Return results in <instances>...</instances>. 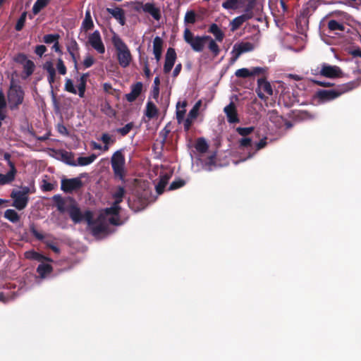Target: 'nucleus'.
I'll use <instances>...</instances> for the list:
<instances>
[{
    "label": "nucleus",
    "mask_w": 361,
    "mask_h": 361,
    "mask_svg": "<svg viewBox=\"0 0 361 361\" xmlns=\"http://www.w3.org/2000/svg\"><path fill=\"white\" fill-rule=\"evenodd\" d=\"M59 39L58 34H48L44 36L43 40L46 44H51L56 42Z\"/></svg>",
    "instance_id": "obj_52"
},
{
    "label": "nucleus",
    "mask_w": 361,
    "mask_h": 361,
    "mask_svg": "<svg viewBox=\"0 0 361 361\" xmlns=\"http://www.w3.org/2000/svg\"><path fill=\"white\" fill-rule=\"evenodd\" d=\"M99 140L104 145L103 147L104 151H108L109 146L114 145L116 141L115 136L111 135L107 133H102Z\"/></svg>",
    "instance_id": "obj_23"
},
{
    "label": "nucleus",
    "mask_w": 361,
    "mask_h": 361,
    "mask_svg": "<svg viewBox=\"0 0 361 361\" xmlns=\"http://www.w3.org/2000/svg\"><path fill=\"white\" fill-rule=\"evenodd\" d=\"M235 75L238 78H247L252 76V73L249 69L243 68L238 69L235 73Z\"/></svg>",
    "instance_id": "obj_48"
},
{
    "label": "nucleus",
    "mask_w": 361,
    "mask_h": 361,
    "mask_svg": "<svg viewBox=\"0 0 361 361\" xmlns=\"http://www.w3.org/2000/svg\"><path fill=\"white\" fill-rule=\"evenodd\" d=\"M185 184V180H183L182 179H177L176 180H173L171 183L169 190H173L180 188L183 187Z\"/></svg>",
    "instance_id": "obj_56"
},
{
    "label": "nucleus",
    "mask_w": 361,
    "mask_h": 361,
    "mask_svg": "<svg viewBox=\"0 0 361 361\" xmlns=\"http://www.w3.org/2000/svg\"><path fill=\"white\" fill-rule=\"evenodd\" d=\"M97 158L94 154H92L88 157H79L77 159V165L87 166L92 164Z\"/></svg>",
    "instance_id": "obj_36"
},
{
    "label": "nucleus",
    "mask_w": 361,
    "mask_h": 361,
    "mask_svg": "<svg viewBox=\"0 0 361 361\" xmlns=\"http://www.w3.org/2000/svg\"><path fill=\"white\" fill-rule=\"evenodd\" d=\"M269 120L272 123L276 128H281L283 126L284 118L280 116L278 111L275 109L269 111L268 112Z\"/></svg>",
    "instance_id": "obj_21"
},
{
    "label": "nucleus",
    "mask_w": 361,
    "mask_h": 361,
    "mask_svg": "<svg viewBox=\"0 0 361 361\" xmlns=\"http://www.w3.org/2000/svg\"><path fill=\"white\" fill-rule=\"evenodd\" d=\"M29 59L23 53H19L14 57V61L20 64L24 65Z\"/></svg>",
    "instance_id": "obj_58"
},
{
    "label": "nucleus",
    "mask_w": 361,
    "mask_h": 361,
    "mask_svg": "<svg viewBox=\"0 0 361 361\" xmlns=\"http://www.w3.org/2000/svg\"><path fill=\"white\" fill-rule=\"evenodd\" d=\"M137 4L140 6V8L136 7L135 9L139 11L140 8L143 12L149 14L154 20H159L161 18V10L159 7H157L154 3H145L138 2Z\"/></svg>",
    "instance_id": "obj_12"
},
{
    "label": "nucleus",
    "mask_w": 361,
    "mask_h": 361,
    "mask_svg": "<svg viewBox=\"0 0 361 361\" xmlns=\"http://www.w3.org/2000/svg\"><path fill=\"white\" fill-rule=\"evenodd\" d=\"M128 207L134 212H139L145 209L148 204V198L145 194L137 195L133 200L128 198Z\"/></svg>",
    "instance_id": "obj_11"
},
{
    "label": "nucleus",
    "mask_w": 361,
    "mask_h": 361,
    "mask_svg": "<svg viewBox=\"0 0 361 361\" xmlns=\"http://www.w3.org/2000/svg\"><path fill=\"white\" fill-rule=\"evenodd\" d=\"M196 20V15L193 11H187L185 16V22L186 23L193 24Z\"/></svg>",
    "instance_id": "obj_54"
},
{
    "label": "nucleus",
    "mask_w": 361,
    "mask_h": 361,
    "mask_svg": "<svg viewBox=\"0 0 361 361\" xmlns=\"http://www.w3.org/2000/svg\"><path fill=\"white\" fill-rule=\"evenodd\" d=\"M195 147L198 152L205 153L209 149V145L204 138L200 137L197 140Z\"/></svg>",
    "instance_id": "obj_35"
},
{
    "label": "nucleus",
    "mask_w": 361,
    "mask_h": 361,
    "mask_svg": "<svg viewBox=\"0 0 361 361\" xmlns=\"http://www.w3.org/2000/svg\"><path fill=\"white\" fill-rule=\"evenodd\" d=\"M89 77V73H83L79 78L78 82L79 84L78 85V95L80 97L82 98L85 96V92L86 90V84L87 80Z\"/></svg>",
    "instance_id": "obj_28"
},
{
    "label": "nucleus",
    "mask_w": 361,
    "mask_h": 361,
    "mask_svg": "<svg viewBox=\"0 0 361 361\" xmlns=\"http://www.w3.org/2000/svg\"><path fill=\"white\" fill-rule=\"evenodd\" d=\"M88 43L98 54H103L105 53V46L98 30L94 31L89 35Z\"/></svg>",
    "instance_id": "obj_9"
},
{
    "label": "nucleus",
    "mask_w": 361,
    "mask_h": 361,
    "mask_svg": "<svg viewBox=\"0 0 361 361\" xmlns=\"http://www.w3.org/2000/svg\"><path fill=\"white\" fill-rule=\"evenodd\" d=\"M4 159L7 161L9 171L6 173H0V185H5L11 183L16 178L18 173L16 164L11 160V155L8 152L4 154Z\"/></svg>",
    "instance_id": "obj_6"
},
{
    "label": "nucleus",
    "mask_w": 361,
    "mask_h": 361,
    "mask_svg": "<svg viewBox=\"0 0 361 361\" xmlns=\"http://www.w3.org/2000/svg\"><path fill=\"white\" fill-rule=\"evenodd\" d=\"M167 183L159 178L158 183L156 185V191L158 194L161 195L164 192V188Z\"/></svg>",
    "instance_id": "obj_62"
},
{
    "label": "nucleus",
    "mask_w": 361,
    "mask_h": 361,
    "mask_svg": "<svg viewBox=\"0 0 361 361\" xmlns=\"http://www.w3.org/2000/svg\"><path fill=\"white\" fill-rule=\"evenodd\" d=\"M111 42L116 50L118 64L122 68L129 66L133 61V56L128 45L121 37L116 34L112 36Z\"/></svg>",
    "instance_id": "obj_2"
},
{
    "label": "nucleus",
    "mask_w": 361,
    "mask_h": 361,
    "mask_svg": "<svg viewBox=\"0 0 361 361\" xmlns=\"http://www.w3.org/2000/svg\"><path fill=\"white\" fill-rule=\"evenodd\" d=\"M83 215V220H85L89 226L94 224L97 221H99V219H102V216H99L97 219H93V214L91 211L87 210L85 212Z\"/></svg>",
    "instance_id": "obj_42"
},
{
    "label": "nucleus",
    "mask_w": 361,
    "mask_h": 361,
    "mask_svg": "<svg viewBox=\"0 0 361 361\" xmlns=\"http://www.w3.org/2000/svg\"><path fill=\"white\" fill-rule=\"evenodd\" d=\"M67 51L69 53L75 68H78V60L80 57V47L75 39H71L66 45Z\"/></svg>",
    "instance_id": "obj_16"
},
{
    "label": "nucleus",
    "mask_w": 361,
    "mask_h": 361,
    "mask_svg": "<svg viewBox=\"0 0 361 361\" xmlns=\"http://www.w3.org/2000/svg\"><path fill=\"white\" fill-rule=\"evenodd\" d=\"M255 0H250L245 6L244 13L242 15L249 16L247 17V20L252 19L254 17L253 9L255 8Z\"/></svg>",
    "instance_id": "obj_37"
},
{
    "label": "nucleus",
    "mask_w": 361,
    "mask_h": 361,
    "mask_svg": "<svg viewBox=\"0 0 361 361\" xmlns=\"http://www.w3.org/2000/svg\"><path fill=\"white\" fill-rule=\"evenodd\" d=\"M143 89V84L141 82H137L130 87V92L125 95L128 102H135L140 96Z\"/></svg>",
    "instance_id": "obj_19"
},
{
    "label": "nucleus",
    "mask_w": 361,
    "mask_h": 361,
    "mask_svg": "<svg viewBox=\"0 0 361 361\" xmlns=\"http://www.w3.org/2000/svg\"><path fill=\"white\" fill-rule=\"evenodd\" d=\"M209 32L212 33L216 39L219 42H222L224 38V33L222 32V30L219 28V27L218 26V25H216V23H212L209 28Z\"/></svg>",
    "instance_id": "obj_29"
},
{
    "label": "nucleus",
    "mask_w": 361,
    "mask_h": 361,
    "mask_svg": "<svg viewBox=\"0 0 361 361\" xmlns=\"http://www.w3.org/2000/svg\"><path fill=\"white\" fill-rule=\"evenodd\" d=\"M106 12L111 15L116 20H117L121 25H124L126 24L125 11L121 8H107Z\"/></svg>",
    "instance_id": "obj_20"
},
{
    "label": "nucleus",
    "mask_w": 361,
    "mask_h": 361,
    "mask_svg": "<svg viewBox=\"0 0 361 361\" xmlns=\"http://www.w3.org/2000/svg\"><path fill=\"white\" fill-rule=\"evenodd\" d=\"M41 188L44 192L51 191L54 189V185L47 181L46 180H43Z\"/></svg>",
    "instance_id": "obj_60"
},
{
    "label": "nucleus",
    "mask_w": 361,
    "mask_h": 361,
    "mask_svg": "<svg viewBox=\"0 0 361 361\" xmlns=\"http://www.w3.org/2000/svg\"><path fill=\"white\" fill-rule=\"evenodd\" d=\"M56 68H57L59 73L61 75H65L66 73V71H67L66 67L64 65V63L61 58L58 59Z\"/></svg>",
    "instance_id": "obj_59"
},
{
    "label": "nucleus",
    "mask_w": 361,
    "mask_h": 361,
    "mask_svg": "<svg viewBox=\"0 0 361 361\" xmlns=\"http://www.w3.org/2000/svg\"><path fill=\"white\" fill-rule=\"evenodd\" d=\"M200 105H201V102L199 101L194 105L192 109L189 111V114L187 117L190 118L191 119H193V120L195 118H196L198 115V111H199Z\"/></svg>",
    "instance_id": "obj_50"
},
{
    "label": "nucleus",
    "mask_w": 361,
    "mask_h": 361,
    "mask_svg": "<svg viewBox=\"0 0 361 361\" xmlns=\"http://www.w3.org/2000/svg\"><path fill=\"white\" fill-rule=\"evenodd\" d=\"M206 44H208V49L212 53L214 57L217 56L219 54L220 48L215 42V40H214L211 36L209 39H206Z\"/></svg>",
    "instance_id": "obj_34"
},
{
    "label": "nucleus",
    "mask_w": 361,
    "mask_h": 361,
    "mask_svg": "<svg viewBox=\"0 0 361 361\" xmlns=\"http://www.w3.org/2000/svg\"><path fill=\"white\" fill-rule=\"evenodd\" d=\"M255 130V128L254 127H238L236 128V131L237 133L243 136V137H246L247 135H249L250 134H251Z\"/></svg>",
    "instance_id": "obj_47"
},
{
    "label": "nucleus",
    "mask_w": 361,
    "mask_h": 361,
    "mask_svg": "<svg viewBox=\"0 0 361 361\" xmlns=\"http://www.w3.org/2000/svg\"><path fill=\"white\" fill-rule=\"evenodd\" d=\"M359 85L360 82L354 80L338 85L331 90H319L316 92V97L322 102H330L355 89Z\"/></svg>",
    "instance_id": "obj_1"
},
{
    "label": "nucleus",
    "mask_w": 361,
    "mask_h": 361,
    "mask_svg": "<svg viewBox=\"0 0 361 361\" xmlns=\"http://www.w3.org/2000/svg\"><path fill=\"white\" fill-rule=\"evenodd\" d=\"M328 28L331 31L340 30L344 31L345 27L343 24L338 23L336 20H330L328 23Z\"/></svg>",
    "instance_id": "obj_44"
},
{
    "label": "nucleus",
    "mask_w": 361,
    "mask_h": 361,
    "mask_svg": "<svg viewBox=\"0 0 361 361\" xmlns=\"http://www.w3.org/2000/svg\"><path fill=\"white\" fill-rule=\"evenodd\" d=\"M47 51V47L44 45H37L35 47V52L39 56H42Z\"/></svg>",
    "instance_id": "obj_64"
},
{
    "label": "nucleus",
    "mask_w": 361,
    "mask_h": 361,
    "mask_svg": "<svg viewBox=\"0 0 361 361\" xmlns=\"http://www.w3.org/2000/svg\"><path fill=\"white\" fill-rule=\"evenodd\" d=\"M158 114V109L151 101H149L146 105L145 116L149 118H154Z\"/></svg>",
    "instance_id": "obj_30"
},
{
    "label": "nucleus",
    "mask_w": 361,
    "mask_h": 361,
    "mask_svg": "<svg viewBox=\"0 0 361 361\" xmlns=\"http://www.w3.org/2000/svg\"><path fill=\"white\" fill-rule=\"evenodd\" d=\"M111 167L116 178L121 180H125V157L121 151L118 150L114 153L111 159Z\"/></svg>",
    "instance_id": "obj_5"
},
{
    "label": "nucleus",
    "mask_w": 361,
    "mask_h": 361,
    "mask_svg": "<svg viewBox=\"0 0 361 361\" xmlns=\"http://www.w3.org/2000/svg\"><path fill=\"white\" fill-rule=\"evenodd\" d=\"M52 200L58 211L63 213L67 209L66 207V202H68L67 199L65 200L60 195H55L52 197Z\"/></svg>",
    "instance_id": "obj_27"
},
{
    "label": "nucleus",
    "mask_w": 361,
    "mask_h": 361,
    "mask_svg": "<svg viewBox=\"0 0 361 361\" xmlns=\"http://www.w3.org/2000/svg\"><path fill=\"white\" fill-rule=\"evenodd\" d=\"M240 148H247L252 146V140L250 137H244L239 140Z\"/></svg>",
    "instance_id": "obj_51"
},
{
    "label": "nucleus",
    "mask_w": 361,
    "mask_h": 361,
    "mask_svg": "<svg viewBox=\"0 0 361 361\" xmlns=\"http://www.w3.org/2000/svg\"><path fill=\"white\" fill-rule=\"evenodd\" d=\"M82 185V183L80 178H74L63 179L61 180V188L63 192L68 193L80 189Z\"/></svg>",
    "instance_id": "obj_13"
},
{
    "label": "nucleus",
    "mask_w": 361,
    "mask_h": 361,
    "mask_svg": "<svg viewBox=\"0 0 361 361\" xmlns=\"http://www.w3.org/2000/svg\"><path fill=\"white\" fill-rule=\"evenodd\" d=\"M65 90L75 94H77V90L73 85L72 80L69 78L66 80Z\"/></svg>",
    "instance_id": "obj_55"
},
{
    "label": "nucleus",
    "mask_w": 361,
    "mask_h": 361,
    "mask_svg": "<svg viewBox=\"0 0 361 361\" xmlns=\"http://www.w3.org/2000/svg\"><path fill=\"white\" fill-rule=\"evenodd\" d=\"M35 68V65L34 62L31 60H28L23 65V73L25 74L24 78H27L30 77L34 72Z\"/></svg>",
    "instance_id": "obj_39"
},
{
    "label": "nucleus",
    "mask_w": 361,
    "mask_h": 361,
    "mask_svg": "<svg viewBox=\"0 0 361 361\" xmlns=\"http://www.w3.org/2000/svg\"><path fill=\"white\" fill-rule=\"evenodd\" d=\"M341 69L338 66H332L326 63L322 64L320 75L326 78H336L341 73Z\"/></svg>",
    "instance_id": "obj_18"
},
{
    "label": "nucleus",
    "mask_w": 361,
    "mask_h": 361,
    "mask_svg": "<svg viewBox=\"0 0 361 361\" xmlns=\"http://www.w3.org/2000/svg\"><path fill=\"white\" fill-rule=\"evenodd\" d=\"M92 233L94 235H97L105 232L107 229V226L102 221V218L99 219V221L90 226Z\"/></svg>",
    "instance_id": "obj_24"
},
{
    "label": "nucleus",
    "mask_w": 361,
    "mask_h": 361,
    "mask_svg": "<svg viewBox=\"0 0 361 361\" xmlns=\"http://www.w3.org/2000/svg\"><path fill=\"white\" fill-rule=\"evenodd\" d=\"M82 26L85 31L92 30L94 27V23L90 15V11H87L85 13V19L82 21Z\"/></svg>",
    "instance_id": "obj_38"
},
{
    "label": "nucleus",
    "mask_w": 361,
    "mask_h": 361,
    "mask_svg": "<svg viewBox=\"0 0 361 361\" xmlns=\"http://www.w3.org/2000/svg\"><path fill=\"white\" fill-rule=\"evenodd\" d=\"M210 36H194L193 33L188 28L184 31V39L190 45L192 50L196 52H201L203 51L206 44V39H209Z\"/></svg>",
    "instance_id": "obj_4"
},
{
    "label": "nucleus",
    "mask_w": 361,
    "mask_h": 361,
    "mask_svg": "<svg viewBox=\"0 0 361 361\" xmlns=\"http://www.w3.org/2000/svg\"><path fill=\"white\" fill-rule=\"evenodd\" d=\"M255 92L258 97L261 99H265L267 98L265 96V94L269 96L273 94L272 87L270 82H268L264 78H261L257 80V87L256 88Z\"/></svg>",
    "instance_id": "obj_10"
},
{
    "label": "nucleus",
    "mask_w": 361,
    "mask_h": 361,
    "mask_svg": "<svg viewBox=\"0 0 361 361\" xmlns=\"http://www.w3.org/2000/svg\"><path fill=\"white\" fill-rule=\"evenodd\" d=\"M50 0H37L32 6V13L35 15L39 13L42 9L47 6Z\"/></svg>",
    "instance_id": "obj_41"
},
{
    "label": "nucleus",
    "mask_w": 361,
    "mask_h": 361,
    "mask_svg": "<svg viewBox=\"0 0 361 361\" xmlns=\"http://www.w3.org/2000/svg\"><path fill=\"white\" fill-rule=\"evenodd\" d=\"M24 94L21 86L14 84L13 81H11L8 92V100L11 110L18 109V106L23 102Z\"/></svg>",
    "instance_id": "obj_3"
},
{
    "label": "nucleus",
    "mask_w": 361,
    "mask_h": 361,
    "mask_svg": "<svg viewBox=\"0 0 361 361\" xmlns=\"http://www.w3.org/2000/svg\"><path fill=\"white\" fill-rule=\"evenodd\" d=\"M11 197L13 200L12 206L18 210L25 209L29 201V197H25L18 191H13Z\"/></svg>",
    "instance_id": "obj_14"
},
{
    "label": "nucleus",
    "mask_w": 361,
    "mask_h": 361,
    "mask_svg": "<svg viewBox=\"0 0 361 361\" xmlns=\"http://www.w3.org/2000/svg\"><path fill=\"white\" fill-rule=\"evenodd\" d=\"M254 48V44L249 42H242L240 43L235 44L231 51V54H233V56L231 59V63L235 62L243 53L252 51Z\"/></svg>",
    "instance_id": "obj_8"
},
{
    "label": "nucleus",
    "mask_w": 361,
    "mask_h": 361,
    "mask_svg": "<svg viewBox=\"0 0 361 361\" xmlns=\"http://www.w3.org/2000/svg\"><path fill=\"white\" fill-rule=\"evenodd\" d=\"M126 195V190L123 186H118L116 191L112 193V198L114 200V204L119 205L123 200Z\"/></svg>",
    "instance_id": "obj_26"
},
{
    "label": "nucleus",
    "mask_w": 361,
    "mask_h": 361,
    "mask_svg": "<svg viewBox=\"0 0 361 361\" xmlns=\"http://www.w3.org/2000/svg\"><path fill=\"white\" fill-rule=\"evenodd\" d=\"M26 16H27V13L26 12H23L20 17L18 18L16 24V26H15V29L17 30V31H20L24 25H25V20H26Z\"/></svg>",
    "instance_id": "obj_49"
},
{
    "label": "nucleus",
    "mask_w": 361,
    "mask_h": 361,
    "mask_svg": "<svg viewBox=\"0 0 361 361\" xmlns=\"http://www.w3.org/2000/svg\"><path fill=\"white\" fill-rule=\"evenodd\" d=\"M53 270L51 265L49 264L42 263L38 265L37 272L41 277H44L47 274H50Z\"/></svg>",
    "instance_id": "obj_33"
},
{
    "label": "nucleus",
    "mask_w": 361,
    "mask_h": 361,
    "mask_svg": "<svg viewBox=\"0 0 361 361\" xmlns=\"http://www.w3.org/2000/svg\"><path fill=\"white\" fill-rule=\"evenodd\" d=\"M246 16L240 15L235 18L231 23V30L235 31L238 30L245 22L247 20Z\"/></svg>",
    "instance_id": "obj_31"
},
{
    "label": "nucleus",
    "mask_w": 361,
    "mask_h": 361,
    "mask_svg": "<svg viewBox=\"0 0 361 361\" xmlns=\"http://www.w3.org/2000/svg\"><path fill=\"white\" fill-rule=\"evenodd\" d=\"M30 233L39 240H43L44 238V235L39 233L36 228L34 224L30 226Z\"/></svg>",
    "instance_id": "obj_57"
},
{
    "label": "nucleus",
    "mask_w": 361,
    "mask_h": 361,
    "mask_svg": "<svg viewBox=\"0 0 361 361\" xmlns=\"http://www.w3.org/2000/svg\"><path fill=\"white\" fill-rule=\"evenodd\" d=\"M163 44L164 41L160 37L157 36L154 37L153 40V54L157 61L161 58Z\"/></svg>",
    "instance_id": "obj_22"
},
{
    "label": "nucleus",
    "mask_w": 361,
    "mask_h": 361,
    "mask_svg": "<svg viewBox=\"0 0 361 361\" xmlns=\"http://www.w3.org/2000/svg\"><path fill=\"white\" fill-rule=\"evenodd\" d=\"M103 90L106 93L110 94L111 95H115L116 94L118 95L119 90L114 89L112 85L109 82H105L103 84Z\"/></svg>",
    "instance_id": "obj_53"
},
{
    "label": "nucleus",
    "mask_w": 361,
    "mask_h": 361,
    "mask_svg": "<svg viewBox=\"0 0 361 361\" xmlns=\"http://www.w3.org/2000/svg\"><path fill=\"white\" fill-rule=\"evenodd\" d=\"M94 62H95V60L93 58V56L89 55L85 57V59H84V61L82 62V64L85 68H88L91 67L94 63Z\"/></svg>",
    "instance_id": "obj_61"
},
{
    "label": "nucleus",
    "mask_w": 361,
    "mask_h": 361,
    "mask_svg": "<svg viewBox=\"0 0 361 361\" xmlns=\"http://www.w3.org/2000/svg\"><path fill=\"white\" fill-rule=\"evenodd\" d=\"M121 210V207L120 205L114 204V203H112V205L110 207L106 208L104 212L107 215L118 216Z\"/></svg>",
    "instance_id": "obj_45"
},
{
    "label": "nucleus",
    "mask_w": 361,
    "mask_h": 361,
    "mask_svg": "<svg viewBox=\"0 0 361 361\" xmlns=\"http://www.w3.org/2000/svg\"><path fill=\"white\" fill-rule=\"evenodd\" d=\"M63 160L68 165L75 166L77 164L73 161V155L71 152H63L61 154Z\"/></svg>",
    "instance_id": "obj_46"
},
{
    "label": "nucleus",
    "mask_w": 361,
    "mask_h": 361,
    "mask_svg": "<svg viewBox=\"0 0 361 361\" xmlns=\"http://www.w3.org/2000/svg\"><path fill=\"white\" fill-rule=\"evenodd\" d=\"M44 69L47 71L48 74L55 73V68L51 61H47L44 65Z\"/></svg>",
    "instance_id": "obj_63"
},
{
    "label": "nucleus",
    "mask_w": 361,
    "mask_h": 361,
    "mask_svg": "<svg viewBox=\"0 0 361 361\" xmlns=\"http://www.w3.org/2000/svg\"><path fill=\"white\" fill-rule=\"evenodd\" d=\"M224 111L226 115L227 121L229 123H238L240 122L236 106L233 102L224 107Z\"/></svg>",
    "instance_id": "obj_17"
},
{
    "label": "nucleus",
    "mask_w": 361,
    "mask_h": 361,
    "mask_svg": "<svg viewBox=\"0 0 361 361\" xmlns=\"http://www.w3.org/2000/svg\"><path fill=\"white\" fill-rule=\"evenodd\" d=\"M177 56L176 51L173 48L169 47L167 51L165 56V61L164 65V73H169L172 70L176 60Z\"/></svg>",
    "instance_id": "obj_15"
},
{
    "label": "nucleus",
    "mask_w": 361,
    "mask_h": 361,
    "mask_svg": "<svg viewBox=\"0 0 361 361\" xmlns=\"http://www.w3.org/2000/svg\"><path fill=\"white\" fill-rule=\"evenodd\" d=\"M4 217L12 223H17L20 221L19 214L12 209H8L5 211Z\"/></svg>",
    "instance_id": "obj_32"
},
{
    "label": "nucleus",
    "mask_w": 361,
    "mask_h": 361,
    "mask_svg": "<svg viewBox=\"0 0 361 361\" xmlns=\"http://www.w3.org/2000/svg\"><path fill=\"white\" fill-rule=\"evenodd\" d=\"M25 257L27 259L36 260L38 262H42L44 260L51 261V259L49 258L44 256L43 255H42L33 250L25 252Z\"/></svg>",
    "instance_id": "obj_25"
},
{
    "label": "nucleus",
    "mask_w": 361,
    "mask_h": 361,
    "mask_svg": "<svg viewBox=\"0 0 361 361\" xmlns=\"http://www.w3.org/2000/svg\"><path fill=\"white\" fill-rule=\"evenodd\" d=\"M242 3L243 0H226L222 4V7L228 10H235L238 8Z\"/></svg>",
    "instance_id": "obj_40"
},
{
    "label": "nucleus",
    "mask_w": 361,
    "mask_h": 361,
    "mask_svg": "<svg viewBox=\"0 0 361 361\" xmlns=\"http://www.w3.org/2000/svg\"><path fill=\"white\" fill-rule=\"evenodd\" d=\"M67 200L69 204L66 206V210L68 212L71 219L75 224L81 222L83 220V215L75 200L70 197L67 198Z\"/></svg>",
    "instance_id": "obj_7"
},
{
    "label": "nucleus",
    "mask_w": 361,
    "mask_h": 361,
    "mask_svg": "<svg viewBox=\"0 0 361 361\" xmlns=\"http://www.w3.org/2000/svg\"><path fill=\"white\" fill-rule=\"evenodd\" d=\"M134 127V123L130 122L125 125L123 127L117 128L116 131L121 136L124 137L127 135Z\"/></svg>",
    "instance_id": "obj_43"
}]
</instances>
